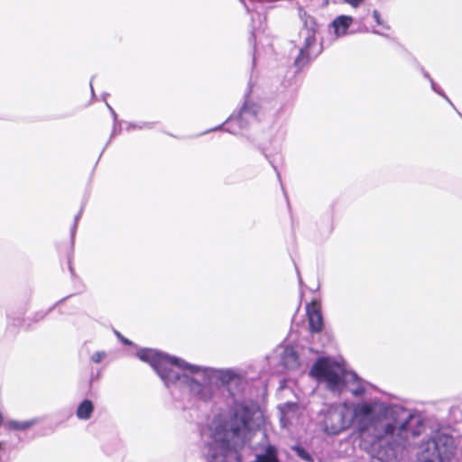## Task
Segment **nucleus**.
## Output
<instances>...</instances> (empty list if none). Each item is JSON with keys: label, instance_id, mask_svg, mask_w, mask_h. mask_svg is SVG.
Segmentation results:
<instances>
[{"label": "nucleus", "instance_id": "nucleus-2", "mask_svg": "<svg viewBox=\"0 0 462 462\" xmlns=\"http://www.w3.org/2000/svg\"><path fill=\"white\" fill-rule=\"evenodd\" d=\"M180 370L184 373L197 374L200 371V367L189 365L177 357L166 356L156 372L165 384L170 385L180 379Z\"/></svg>", "mask_w": 462, "mask_h": 462}, {"label": "nucleus", "instance_id": "nucleus-6", "mask_svg": "<svg viewBox=\"0 0 462 462\" xmlns=\"http://www.w3.org/2000/svg\"><path fill=\"white\" fill-rule=\"evenodd\" d=\"M249 427L248 420L245 418H238L236 414L232 420L230 431L232 432L233 438H240Z\"/></svg>", "mask_w": 462, "mask_h": 462}, {"label": "nucleus", "instance_id": "nucleus-22", "mask_svg": "<svg viewBox=\"0 0 462 462\" xmlns=\"http://www.w3.org/2000/svg\"><path fill=\"white\" fill-rule=\"evenodd\" d=\"M338 431H339V430L335 429V430H332V433H337Z\"/></svg>", "mask_w": 462, "mask_h": 462}, {"label": "nucleus", "instance_id": "nucleus-14", "mask_svg": "<svg viewBox=\"0 0 462 462\" xmlns=\"http://www.w3.org/2000/svg\"><path fill=\"white\" fill-rule=\"evenodd\" d=\"M309 60H310V57H309L308 51L304 49H301L300 51L299 55L295 59V65L298 68H302L309 62Z\"/></svg>", "mask_w": 462, "mask_h": 462}, {"label": "nucleus", "instance_id": "nucleus-8", "mask_svg": "<svg viewBox=\"0 0 462 462\" xmlns=\"http://www.w3.org/2000/svg\"><path fill=\"white\" fill-rule=\"evenodd\" d=\"M282 362L288 369H297L300 366L299 355L293 348H287L282 356Z\"/></svg>", "mask_w": 462, "mask_h": 462}, {"label": "nucleus", "instance_id": "nucleus-17", "mask_svg": "<svg viewBox=\"0 0 462 462\" xmlns=\"http://www.w3.org/2000/svg\"><path fill=\"white\" fill-rule=\"evenodd\" d=\"M117 337L121 340V342L125 346H130L132 342L128 340L127 338L124 337L119 332H116Z\"/></svg>", "mask_w": 462, "mask_h": 462}, {"label": "nucleus", "instance_id": "nucleus-7", "mask_svg": "<svg viewBox=\"0 0 462 462\" xmlns=\"http://www.w3.org/2000/svg\"><path fill=\"white\" fill-rule=\"evenodd\" d=\"M251 462H280L278 450L273 445H268L264 453L256 455L255 459Z\"/></svg>", "mask_w": 462, "mask_h": 462}, {"label": "nucleus", "instance_id": "nucleus-11", "mask_svg": "<svg viewBox=\"0 0 462 462\" xmlns=\"http://www.w3.org/2000/svg\"><path fill=\"white\" fill-rule=\"evenodd\" d=\"M191 382L196 386V394L202 401H208L213 397L212 387L209 384H201L195 380H191Z\"/></svg>", "mask_w": 462, "mask_h": 462}, {"label": "nucleus", "instance_id": "nucleus-12", "mask_svg": "<svg viewBox=\"0 0 462 462\" xmlns=\"http://www.w3.org/2000/svg\"><path fill=\"white\" fill-rule=\"evenodd\" d=\"M352 18L350 16L341 15L337 17L333 21V26L335 27L336 31H346L351 24Z\"/></svg>", "mask_w": 462, "mask_h": 462}, {"label": "nucleus", "instance_id": "nucleus-1", "mask_svg": "<svg viewBox=\"0 0 462 462\" xmlns=\"http://www.w3.org/2000/svg\"><path fill=\"white\" fill-rule=\"evenodd\" d=\"M310 375L319 382L325 383L331 392L341 393L345 386L344 367L328 357H319L311 366Z\"/></svg>", "mask_w": 462, "mask_h": 462}, {"label": "nucleus", "instance_id": "nucleus-18", "mask_svg": "<svg viewBox=\"0 0 462 462\" xmlns=\"http://www.w3.org/2000/svg\"><path fill=\"white\" fill-rule=\"evenodd\" d=\"M102 357H103V355H102L101 353H98V352H97V353H95V354L92 356L91 359H92L95 363H98V362H100V360L102 359Z\"/></svg>", "mask_w": 462, "mask_h": 462}, {"label": "nucleus", "instance_id": "nucleus-19", "mask_svg": "<svg viewBox=\"0 0 462 462\" xmlns=\"http://www.w3.org/2000/svg\"><path fill=\"white\" fill-rule=\"evenodd\" d=\"M373 15H374V19L376 20V22H377L378 23H380V21H379L380 14H379V12H378V11H376V10H374V11L373 12Z\"/></svg>", "mask_w": 462, "mask_h": 462}, {"label": "nucleus", "instance_id": "nucleus-10", "mask_svg": "<svg viewBox=\"0 0 462 462\" xmlns=\"http://www.w3.org/2000/svg\"><path fill=\"white\" fill-rule=\"evenodd\" d=\"M407 424V420L401 422L399 424L397 422L387 423L383 427V433L382 435L377 436V439H382L384 437L393 436L397 429L399 430L400 433H402L406 430Z\"/></svg>", "mask_w": 462, "mask_h": 462}, {"label": "nucleus", "instance_id": "nucleus-4", "mask_svg": "<svg viewBox=\"0 0 462 462\" xmlns=\"http://www.w3.org/2000/svg\"><path fill=\"white\" fill-rule=\"evenodd\" d=\"M310 330L311 333H319L323 329V318L320 306L313 301L306 307Z\"/></svg>", "mask_w": 462, "mask_h": 462}, {"label": "nucleus", "instance_id": "nucleus-15", "mask_svg": "<svg viewBox=\"0 0 462 462\" xmlns=\"http://www.w3.org/2000/svg\"><path fill=\"white\" fill-rule=\"evenodd\" d=\"M295 451L297 455L305 461H311V456L301 447H296Z\"/></svg>", "mask_w": 462, "mask_h": 462}, {"label": "nucleus", "instance_id": "nucleus-16", "mask_svg": "<svg viewBox=\"0 0 462 462\" xmlns=\"http://www.w3.org/2000/svg\"><path fill=\"white\" fill-rule=\"evenodd\" d=\"M364 0H344L345 3L353 7H357Z\"/></svg>", "mask_w": 462, "mask_h": 462}, {"label": "nucleus", "instance_id": "nucleus-13", "mask_svg": "<svg viewBox=\"0 0 462 462\" xmlns=\"http://www.w3.org/2000/svg\"><path fill=\"white\" fill-rule=\"evenodd\" d=\"M32 425V421H16L11 420L8 422V426L10 429L14 430H25L29 429Z\"/></svg>", "mask_w": 462, "mask_h": 462}, {"label": "nucleus", "instance_id": "nucleus-23", "mask_svg": "<svg viewBox=\"0 0 462 462\" xmlns=\"http://www.w3.org/2000/svg\"><path fill=\"white\" fill-rule=\"evenodd\" d=\"M2 448V444L0 443V449Z\"/></svg>", "mask_w": 462, "mask_h": 462}, {"label": "nucleus", "instance_id": "nucleus-5", "mask_svg": "<svg viewBox=\"0 0 462 462\" xmlns=\"http://www.w3.org/2000/svg\"><path fill=\"white\" fill-rule=\"evenodd\" d=\"M137 356L141 360L149 363L156 371L166 355H162L150 349H143L137 353Z\"/></svg>", "mask_w": 462, "mask_h": 462}, {"label": "nucleus", "instance_id": "nucleus-21", "mask_svg": "<svg viewBox=\"0 0 462 462\" xmlns=\"http://www.w3.org/2000/svg\"><path fill=\"white\" fill-rule=\"evenodd\" d=\"M3 421H4V418H3L2 413L0 412V426L2 425Z\"/></svg>", "mask_w": 462, "mask_h": 462}, {"label": "nucleus", "instance_id": "nucleus-20", "mask_svg": "<svg viewBox=\"0 0 462 462\" xmlns=\"http://www.w3.org/2000/svg\"><path fill=\"white\" fill-rule=\"evenodd\" d=\"M329 3V0H323V6H327Z\"/></svg>", "mask_w": 462, "mask_h": 462}, {"label": "nucleus", "instance_id": "nucleus-9", "mask_svg": "<svg viewBox=\"0 0 462 462\" xmlns=\"http://www.w3.org/2000/svg\"><path fill=\"white\" fill-rule=\"evenodd\" d=\"M94 411V405L90 400H84L78 407L76 415L79 420H88Z\"/></svg>", "mask_w": 462, "mask_h": 462}, {"label": "nucleus", "instance_id": "nucleus-3", "mask_svg": "<svg viewBox=\"0 0 462 462\" xmlns=\"http://www.w3.org/2000/svg\"><path fill=\"white\" fill-rule=\"evenodd\" d=\"M377 420L375 404L360 402L354 406L352 421L360 433L367 431Z\"/></svg>", "mask_w": 462, "mask_h": 462}]
</instances>
